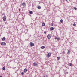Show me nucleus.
<instances>
[{"instance_id": "nucleus-1", "label": "nucleus", "mask_w": 77, "mask_h": 77, "mask_svg": "<svg viewBox=\"0 0 77 77\" xmlns=\"http://www.w3.org/2000/svg\"><path fill=\"white\" fill-rule=\"evenodd\" d=\"M51 56V53H48L47 56V57H48H48H50Z\"/></svg>"}, {"instance_id": "nucleus-2", "label": "nucleus", "mask_w": 77, "mask_h": 77, "mask_svg": "<svg viewBox=\"0 0 77 77\" xmlns=\"http://www.w3.org/2000/svg\"><path fill=\"white\" fill-rule=\"evenodd\" d=\"M3 19L4 21H6V16H4L3 17Z\"/></svg>"}, {"instance_id": "nucleus-3", "label": "nucleus", "mask_w": 77, "mask_h": 77, "mask_svg": "<svg viewBox=\"0 0 77 77\" xmlns=\"http://www.w3.org/2000/svg\"><path fill=\"white\" fill-rule=\"evenodd\" d=\"M47 37L48 39H50V38H51V36H50V35L48 34L47 36Z\"/></svg>"}, {"instance_id": "nucleus-4", "label": "nucleus", "mask_w": 77, "mask_h": 77, "mask_svg": "<svg viewBox=\"0 0 77 77\" xmlns=\"http://www.w3.org/2000/svg\"><path fill=\"white\" fill-rule=\"evenodd\" d=\"M2 45H6V43L5 42H2L1 43Z\"/></svg>"}, {"instance_id": "nucleus-5", "label": "nucleus", "mask_w": 77, "mask_h": 77, "mask_svg": "<svg viewBox=\"0 0 77 77\" xmlns=\"http://www.w3.org/2000/svg\"><path fill=\"white\" fill-rule=\"evenodd\" d=\"M33 65H34V66H35L38 65V64L37 63H36V62H34V63H33Z\"/></svg>"}, {"instance_id": "nucleus-6", "label": "nucleus", "mask_w": 77, "mask_h": 77, "mask_svg": "<svg viewBox=\"0 0 77 77\" xmlns=\"http://www.w3.org/2000/svg\"><path fill=\"white\" fill-rule=\"evenodd\" d=\"M22 5L23 7H26V3L23 2L22 4Z\"/></svg>"}, {"instance_id": "nucleus-7", "label": "nucleus", "mask_w": 77, "mask_h": 77, "mask_svg": "<svg viewBox=\"0 0 77 77\" xmlns=\"http://www.w3.org/2000/svg\"><path fill=\"white\" fill-rule=\"evenodd\" d=\"M30 45L31 47H33V46H34V43L32 42H30Z\"/></svg>"}, {"instance_id": "nucleus-8", "label": "nucleus", "mask_w": 77, "mask_h": 77, "mask_svg": "<svg viewBox=\"0 0 77 77\" xmlns=\"http://www.w3.org/2000/svg\"><path fill=\"white\" fill-rule=\"evenodd\" d=\"M27 69L26 68H25L24 70V72L25 73L27 72Z\"/></svg>"}, {"instance_id": "nucleus-9", "label": "nucleus", "mask_w": 77, "mask_h": 77, "mask_svg": "<svg viewBox=\"0 0 77 77\" xmlns=\"http://www.w3.org/2000/svg\"><path fill=\"white\" fill-rule=\"evenodd\" d=\"M31 26H32V27H33L35 26V23H31Z\"/></svg>"}, {"instance_id": "nucleus-10", "label": "nucleus", "mask_w": 77, "mask_h": 77, "mask_svg": "<svg viewBox=\"0 0 77 77\" xmlns=\"http://www.w3.org/2000/svg\"><path fill=\"white\" fill-rule=\"evenodd\" d=\"M29 14H33V11H30L29 12Z\"/></svg>"}, {"instance_id": "nucleus-11", "label": "nucleus", "mask_w": 77, "mask_h": 77, "mask_svg": "<svg viewBox=\"0 0 77 77\" xmlns=\"http://www.w3.org/2000/svg\"><path fill=\"white\" fill-rule=\"evenodd\" d=\"M42 26L43 27H44V26H45V23L44 22L42 23Z\"/></svg>"}, {"instance_id": "nucleus-12", "label": "nucleus", "mask_w": 77, "mask_h": 77, "mask_svg": "<svg viewBox=\"0 0 77 77\" xmlns=\"http://www.w3.org/2000/svg\"><path fill=\"white\" fill-rule=\"evenodd\" d=\"M67 54H70V50H68Z\"/></svg>"}, {"instance_id": "nucleus-13", "label": "nucleus", "mask_w": 77, "mask_h": 77, "mask_svg": "<svg viewBox=\"0 0 77 77\" xmlns=\"http://www.w3.org/2000/svg\"><path fill=\"white\" fill-rule=\"evenodd\" d=\"M50 29L51 30L53 31L54 30V28L53 27H51Z\"/></svg>"}, {"instance_id": "nucleus-14", "label": "nucleus", "mask_w": 77, "mask_h": 77, "mask_svg": "<svg viewBox=\"0 0 77 77\" xmlns=\"http://www.w3.org/2000/svg\"><path fill=\"white\" fill-rule=\"evenodd\" d=\"M41 48L42 49H44L45 48V46H43L41 47Z\"/></svg>"}, {"instance_id": "nucleus-15", "label": "nucleus", "mask_w": 77, "mask_h": 77, "mask_svg": "<svg viewBox=\"0 0 77 77\" xmlns=\"http://www.w3.org/2000/svg\"><path fill=\"white\" fill-rule=\"evenodd\" d=\"M2 41H5V38L3 37L2 38Z\"/></svg>"}, {"instance_id": "nucleus-16", "label": "nucleus", "mask_w": 77, "mask_h": 77, "mask_svg": "<svg viewBox=\"0 0 77 77\" xmlns=\"http://www.w3.org/2000/svg\"><path fill=\"white\" fill-rule=\"evenodd\" d=\"M60 22L61 23H62L63 22V20L62 19H61L60 20Z\"/></svg>"}, {"instance_id": "nucleus-17", "label": "nucleus", "mask_w": 77, "mask_h": 77, "mask_svg": "<svg viewBox=\"0 0 77 77\" xmlns=\"http://www.w3.org/2000/svg\"><path fill=\"white\" fill-rule=\"evenodd\" d=\"M2 70H3V71H4V70H5V67H3Z\"/></svg>"}, {"instance_id": "nucleus-18", "label": "nucleus", "mask_w": 77, "mask_h": 77, "mask_svg": "<svg viewBox=\"0 0 77 77\" xmlns=\"http://www.w3.org/2000/svg\"><path fill=\"white\" fill-rule=\"evenodd\" d=\"M69 66H72V64H71V63H69Z\"/></svg>"}, {"instance_id": "nucleus-19", "label": "nucleus", "mask_w": 77, "mask_h": 77, "mask_svg": "<svg viewBox=\"0 0 77 77\" xmlns=\"http://www.w3.org/2000/svg\"><path fill=\"white\" fill-rule=\"evenodd\" d=\"M57 59L58 60H59L60 59V57H57Z\"/></svg>"}, {"instance_id": "nucleus-20", "label": "nucleus", "mask_w": 77, "mask_h": 77, "mask_svg": "<svg viewBox=\"0 0 77 77\" xmlns=\"http://www.w3.org/2000/svg\"><path fill=\"white\" fill-rule=\"evenodd\" d=\"M60 40V38L58 37L57 38V41H59V40Z\"/></svg>"}, {"instance_id": "nucleus-21", "label": "nucleus", "mask_w": 77, "mask_h": 77, "mask_svg": "<svg viewBox=\"0 0 77 77\" xmlns=\"http://www.w3.org/2000/svg\"><path fill=\"white\" fill-rule=\"evenodd\" d=\"M63 54H65V51H63Z\"/></svg>"}, {"instance_id": "nucleus-22", "label": "nucleus", "mask_w": 77, "mask_h": 77, "mask_svg": "<svg viewBox=\"0 0 77 77\" xmlns=\"http://www.w3.org/2000/svg\"><path fill=\"white\" fill-rule=\"evenodd\" d=\"M74 9H75V10H77V8H76V7H74Z\"/></svg>"}, {"instance_id": "nucleus-23", "label": "nucleus", "mask_w": 77, "mask_h": 77, "mask_svg": "<svg viewBox=\"0 0 77 77\" xmlns=\"http://www.w3.org/2000/svg\"><path fill=\"white\" fill-rule=\"evenodd\" d=\"M41 6H39V9H41Z\"/></svg>"}, {"instance_id": "nucleus-24", "label": "nucleus", "mask_w": 77, "mask_h": 77, "mask_svg": "<svg viewBox=\"0 0 77 77\" xmlns=\"http://www.w3.org/2000/svg\"><path fill=\"white\" fill-rule=\"evenodd\" d=\"M73 26H76V24H75V23H74L73 25Z\"/></svg>"}, {"instance_id": "nucleus-25", "label": "nucleus", "mask_w": 77, "mask_h": 77, "mask_svg": "<svg viewBox=\"0 0 77 77\" xmlns=\"http://www.w3.org/2000/svg\"><path fill=\"white\" fill-rule=\"evenodd\" d=\"M24 74V72H22L21 73V75H23Z\"/></svg>"}, {"instance_id": "nucleus-26", "label": "nucleus", "mask_w": 77, "mask_h": 77, "mask_svg": "<svg viewBox=\"0 0 77 77\" xmlns=\"http://www.w3.org/2000/svg\"><path fill=\"white\" fill-rule=\"evenodd\" d=\"M44 33H45V34H46V31H44Z\"/></svg>"}, {"instance_id": "nucleus-27", "label": "nucleus", "mask_w": 77, "mask_h": 77, "mask_svg": "<svg viewBox=\"0 0 77 77\" xmlns=\"http://www.w3.org/2000/svg\"><path fill=\"white\" fill-rule=\"evenodd\" d=\"M51 26H53V23H51Z\"/></svg>"}, {"instance_id": "nucleus-28", "label": "nucleus", "mask_w": 77, "mask_h": 77, "mask_svg": "<svg viewBox=\"0 0 77 77\" xmlns=\"http://www.w3.org/2000/svg\"><path fill=\"white\" fill-rule=\"evenodd\" d=\"M21 10L20 9V8H19V12H20V11Z\"/></svg>"}, {"instance_id": "nucleus-29", "label": "nucleus", "mask_w": 77, "mask_h": 77, "mask_svg": "<svg viewBox=\"0 0 77 77\" xmlns=\"http://www.w3.org/2000/svg\"><path fill=\"white\" fill-rule=\"evenodd\" d=\"M37 8L38 9H39V6H38Z\"/></svg>"}, {"instance_id": "nucleus-30", "label": "nucleus", "mask_w": 77, "mask_h": 77, "mask_svg": "<svg viewBox=\"0 0 77 77\" xmlns=\"http://www.w3.org/2000/svg\"><path fill=\"white\" fill-rule=\"evenodd\" d=\"M55 39H57V37H55Z\"/></svg>"}, {"instance_id": "nucleus-31", "label": "nucleus", "mask_w": 77, "mask_h": 77, "mask_svg": "<svg viewBox=\"0 0 77 77\" xmlns=\"http://www.w3.org/2000/svg\"><path fill=\"white\" fill-rule=\"evenodd\" d=\"M66 73H67V74H68V72H66Z\"/></svg>"}, {"instance_id": "nucleus-32", "label": "nucleus", "mask_w": 77, "mask_h": 77, "mask_svg": "<svg viewBox=\"0 0 77 77\" xmlns=\"http://www.w3.org/2000/svg\"><path fill=\"white\" fill-rule=\"evenodd\" d=\"M46 77H48V76H47V75L46 76Z\"/></svg>"}, {"instance_id": "nucleus-33", "label": "nucleus", "mask_w": 77, "mask_h": 77, "mask_svg": "<svg viewBox=\"0 0 77 77\" xmlns=\"http://www.w3.org/2000/svg\"><path fill=\"white\" fill-rule=\"evenodd\" d=\"M44 77H45V76H44Z\"/></svg>"}, {"instance_id": "nucleus-34", "label": "nucleus", "mask_w": 77, "mask_h": 77, "mask_svg": "<svg viewBox=\"0 0 77 77\" xmlns=\"http://www.w3.org/2000/svg\"><path fill=\"white\" fill-rule=\"evenodd\" d=\"M66 0V1H67V0Z\"/></svg>"}, {"instance_id": "nucleus-35", "label": "nucleus", "mask_w": 77, "mask_h": 77, "mask_svg": "<svg viewBox=\"0 0 77 77\" xmlns=\"http://www.w3.org/2000/svg\"><path fill=\"white\" fill-rule=\"evenodd\" d=\"M16 68V67H14V68Z\"/></svg>"}, {"instance_id": "nucleus-36", "label": "nucleus", "mask_w": 77, "mask_h": 77, "mask_svg": "<svg viewBox=\"0 0 77 77\" xmlns=\"http://www.w3.org/2000/svg\"><path fill=\"white\" fill-rule=\"evenodd\" d=\"M3 15V14H2V15Z\"/></svg>"}]
</instances>
